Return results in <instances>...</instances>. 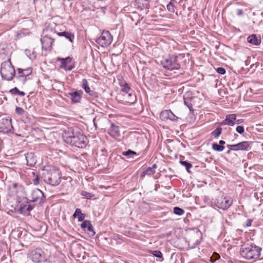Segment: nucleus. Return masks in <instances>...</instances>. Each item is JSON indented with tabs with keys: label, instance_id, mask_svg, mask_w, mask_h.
Returning a JSON list of instances; mask_svg holds the SVG:
<instances>
[{
	"label": "nucleus",
	"instance_id": "f257e3e1",
	"mask_svg": "<svg viewBox=\"0 0 263 263\" xmlns=\"http://www.w3.org/2000/svg\"><path fill=\"white\" fill-rule=\"evenodd\" d=\"M63 139L66 143L80 148H85L88 144L87 137L77 127L68 128Z\"/></svg>",
	"mask_w": 263,
	"mask_h": 263
},
{
	"label": "nucleus",
	"instance_id": "f03ea898",
	"mask_svg": "<svg viewBox=\"0 0 263 263\" xmlns=\"http://www.w3.org/2000/svg\"><path fill=\"white\" fill-rule=\"evenodd\" d=\"M42 180L52 186H56L61 182L62 174L59 169H43L40 171Z\"/></svg>",
	"mask_w": 263,
	"mask_h": 263
},
{
	"label": "nucleus",
	"instance_id": "7ed1b4c3",
	"mask_svg": "<svg viewBox=\"0 0 263 263\" xmlns=\"http://www.w3.org/2000/svg\"><path fill=\"white\" fill-rule=\"evenodd\" d=\"M261 248L253 243H244L241 246L240 254L247 260L256 259L260 255Z\"/></svg>",
	"mask_w": 263,
	"mask_h": 263
},
{
	"label": "nucleus",
	"instance_id": "20e7f679",
	"mask_svg": "<svg viewBox=\"0 0 263 263\" xmlns=\"http://www.w3.org/2000/svg\"><path fill=\"white\" fill-rule=\"evenodd\" d=\"M184 55L182 54H169L165 58H163L161 61L162 67L170 71L178 70L180 68V64L179 59H183Z\"/></svg>",
	"mask_w": 263,
	"mask_h": 263
},
{
	"label": "nucleus",
	"instance_id": "39448f33",
	"mask_svg": "<svg viewBox=\"0 0 263 263\" xmlns=\"http://www.w3.org/2000/svg\"><path fill=\"white\" fill-rule=\"evenodd\" d=\"M0 73L3 80L11 81L13 79L15 71L10 60L2 63Z\"/></svg>",
	"mask_w": 263,
	"mask_h": 263
},
{
	"label": "nucleus",
	"instance_id": "423d86ee",
	"mask_svg": "<svg viewBox=\"0 0 263 263\" xmlns=\"http://www.w3.org/2000/svg\"><path fill=\"white\" fill-rule=\"evenodd\" d=\"M233 199L229 197H226L223 195L218 196L214 200L215 205L220 209L222 210H228L232 204Z\"/></svg>",
	"mask_w": 263,
	"mask_h": 263
},
{
	"label": "nucleus",
	"instance_id": "0eeeda50",
	"mask_svg": "<svg viewBox=\"0 0 263 263\" xmlns=\"http://www.w3.org/2000/svg\"><path fill=\"white\" fill-rule=\"evenodd\" d=\"M252 142L244 141L239 142L236 144H228L227 147L229 150L227 152V154H229L231 151H249L251 149V144Z\"/></svg>",
	"mask_w": 263,
	"mask_h": 263
},
{
	"label": "nucleus",
	"instance_id": "6e6552de",
	"mask_svg": "<svg viewBox=\"0 0 263 263\" xmlns=\"http://www.w3.org/2000/svg\"><path fill=\"white\" fill-rule=\"evenodd\" d=\"M33 208V205L29 204L28 200L26 199L23 201H19L15 209L21 214L25 216H29L30 215V211Z\"/></svg>",
	"mask_w": 263,
	"mask_h": 263
},
{
	"label": "nucleus",
	"instance_id": "1a4fd4ad",
	"mask_svg": "<svg viewBox=\"0 0 263 263\" xmlns=\"http://www.w3.org/2000/svg\"><path fill=\"white\" fill-rule=\"evenodd\" d=\"M30 202H34L42 205L46 200L44 193L39 189L33 190L31 192Z\"/></svg>",
	"mask_w": 263,
	"mask_h": 263
},
{
	"label": "nucleus",
	"instance_id": "9d476101",
	"mask_svg": "<svg viewBox=\"0 0 263 263\" xmlns=\"http://www.w3.org/2000/svg\"><path fill=\"white\" fill-rule=\"evenodd\" d=\"M13 129L10 117L3 118L0 120V133L7 134Z\"/></svg>",
	"mask_w": 263,
	"mask_h": 263
},
{
	"label": "nucleus",
	"instance_id": "9b49d317",
	"mask_svg": "<svg viewBox=\"0 0 263 263\" xmlns=\"http://www.w3.org/2000/svg\"><path fill=\"white\" fill-rule=\"evenodd\" d=\"M46 24V28L43 30L42 34L54 37L58 32L56 30L57 24L49 20Z\"/></svg>",
	"mask_w": 263,
	"mask_h": 263
},
{
	"label": "nucleus",
	"instance_id": "f8f14e48",
	"mask_svg": "<svg viewBox=\"0 0 263 263\" xmlns=\"http://www.w3.org/2000/svg\"><path fill=\"white\" fill-rule=\"evenodd\" d=\"M30 257L31 260L35 263H39L45 260L44 253L41 249H36L31 251Z\"/></svg>",
	"mask_w": 263,
	"mask_h": 263
},
{
	"label": "nucleus",
	"instance_id": "ddd939ff",
	"mask_svg": "<svg viewBox=\"0 0 263 263\" xmlns=\"http://www.w3.org/2000/svg\"><path fill=\"white\" fill-rule=\"evenodd\" d=\"M112 40V36L109 31L103 30L100 36V46L105 47L109 45Z\"/></svg>",
	"mask_w": 263,
	"mask_h": 263
},
{
	"label": "nucleus",
	"instance_id": "4468645a",
	"mask_svg": "<svg viewBox=\"0 0 263 263\" xmlns=\"http://www.w3.org/2000/svg\"><path fill=\"white\" fill-rule=\"evenodd\" d=\"M54 38L42 34L41 42L42 44V48L45 50H50L52 48V43Z\"/></svg>",
	"mask_w": 263,
	"mask_h": 263
},
{
	"label": "nucleus",
	"instance_id": "2eb2a0df",
	"mask_svg": "<svg viewBox=\"0 0 263 263\" xmlns=\"http://www.w3.org/2000/svg\"><path fill=\"white\" fill-rule=\"evenodd\" d=\"M160 118L162 121L170 120L172 121L177 122L178 119V117L174 115L171 110L162 111L160 115Z\"/></svg>",
	"mask_w": 263,
	"mask_h": 263
},
{
	"label": "nucleus",
	"instance_id": "dca6fc26",
	"mask_svg": "<svg viewBox=\"0 0 263 263\" xmlns=\"http://www.w3.org/2000/svg\"><path fill=\"white\" fill-rule=\"evenodd\" d=\"M236 120V115L235 114H229L226 116L224 120L219 123V125H228L229 126H233L235 124Z\"/></svg>",
	"mask_w": 263,
	"mask_h": 263
},
{
	"label": "nucleus",
	"instance_id": "f3484780",
	"mask_svg": "<svg viewBox=\"0 0 263 263\" xmlns=\"http://www.w3.org/2000/svg\"><path fill=\"white\" fill-rule=\"evenodd\" d=\"M105 121H106L108 125L110 127L108 132V134L114 138L119 137L120 136V131L118 129V127L115 125L114 124L111 122L109 120H105L103 119Z\"/></svg>",
	"mask_w": 263,
	"mask_h": 263
},
{
	"label": "nucleus",
	"instance_id": "a211bd4d",
	"mask_svg": "<svg viewBox=\"0 0 263 263\" xmlns=\"http://www.w3.org/2000/svg\"><path fill=\"white\" fill-rule=\"evenodd\" d=\"M27 165L30 167L34 166L36 163V157L34 153H27L25 154Z\"/></svg>",
	"mask_w": 263,
	"mask_h": 263
},
{
	"label": "nucleus",
	"instance_id": "6ab92c4d",
	"mask_svg": "<svg viewBox=\"0 0 263 263\" xmlns=\"http://www.w3.org/2000/svg\"><path fill=\"white\" fill-rule=\"evenodd\" d=\"M102 95L103 100H109L111 96V91L107 85H104L103 87L100 88V96Z\"/></svg>",
	"mask_w": 263,
	"mask_h": 263
},
{
	"label": "nucleus",
	"instance_id": "aec40b11",
	"mask_svg": "<svg viewBox=\"0 0 263 263\" xmlns=\"http://www.w3.org/2000/svg\"><path fill=\"white\" fill-rule=\"evenodd\" d=\"M82 91H78L69 92V95L70 96L71 103L75 104L80 102L82 99Z\"/></svg>",
	"mask_w": 263,
	"mask_h": 263
},
{
	"label": "nucleus",
	"instance_id": "412c9836",
	"mask_svg": "<svg viewBox=\"0 0 263 263\" xmlns=\"http://www.w3.org/2000/svg\"><path fill=\"white\" fill-rule=\"evenodd\" d=\"M247 41L252 45L258 46L260 44L261 39L260 35L257 36L255 34H253L248 37Z\"/></svg>",
	"mask_w": 263,
	"mask_h": 263
},
{
	"label": "nucleus",
	"instance_id": "4be33fe9",
	"mask_svg": "<svg viewBox=\"0 0 263 263\" xmlns=\"http://www.w3.org/2000/svg\"><path fill=\"white\" fill-rule=\"evenodd\" d=\"M119 84L121 87V91L123 92L124 95L127 94L133 90L131 88L130 84L127 83L124 80H119Z\"/></svg>",
	"mask_w": 263,
	"mask_h": 263
},
{
	"label": "nucleus",
	"instance_id": "5701e85b",
	"mask_svg": "<svg viewBox=\"0 0 263 263\" xmlns=\"http://www.w3.org/2000/svg\"><path fill=\"white\" fill-rule=\"evenodd\" d=\"M57 34L60 36L64 37L66 39H67L68 41H69L71 43L73 42V40L74 39V33L69 31H64L62 32H57Z\"/></svg>",
	"mask_w": 263,
	"mask_h": 263
},
{
	"label": "nucleus",
	"instance_id": "b1692460",
	"mask_svg": "<svg viewBox=\"0 0 263 263\" xmlns=\"http://www.w3.org/2000/svg\"><path fill=\"white\" fill-rule=\"evenodd\" d=\"M126 95L125 98L127 100V102L130 104H133L137 101V98L135 93L133 90L129 91L127 94H125L124 96Z\"/></svg>",
	"mask_w": 263,
	"mask_h": 263
},
{
	"label": "nucleus",
	"instance_id": "393cba45",
	"mask_svg": "<svg viewBox=\"0 0 263 263\" xmlns=\"http://www.w3.org/2000/svg\"><path fill=\"white\" fill-rule=\"evenodd\" d=\"M73 217L74 218H78L79 221H82L85 217V214L82 213L80 209L77 208L73 214Z\"/></svg>",
	"mask_w": 263,
	"mask_h": 263
},
{
	"label": "nucleus",
	"instance_id": "a878e982",
	"mask_svg": "<svg viewBox=\"0 0 263 263\" xmlns=\"http://www.w3.org/2000/svg\"><path fill=\"white\" fill-rule=\"evenodd\" d=\"M194 99V98L193 97H190L189 98H185V97H183L184 103L186 106H187L190 111L194 110L193 106L192 103V102Z\"/></svg>",
	"mask_w": 263,
	"mask_h": 263
},
{
	"label": "nucleus",
	"instance_id": "bb28decb",
	"mask_svg": "<svg viewBox=\"0 0 263 263\" xmlns=\"http://www.w3.org/2000/svg\"><path fill=\"white\" fill-rule=\"evenodd\" d=\"M58 61L61 62V66L60 68H63L65 66L67 65V64L69 63H70L71 61V58L70 57H67L66 58H58Z\"/></svg>",
	"mask_w": 263,
	"mask_h": 263
},
{
	"label": "nucleus",
	"instance_id": "cd10ccee",
	"mask_svg": "<svg viewBox=\"0 0 263 263\" xmlns=\"http://www.w3.org/2000/svg\"><path fill=\"white\" fill-rule=\"evenodd\" d=\"M83 88L86 93H89L90 96L93 95L94 92L93 91L90 90L87 81L86 79L83 80Z\"/></svg>",
	"mask_w": 263,
	"mask_h": 263
},
{
	"label": "nucleus",
	"instance_id": "c85d7f7f",
	"mask_svg": "<svg viewBox=\"0 0 263 263\" xmlns=\"http://www.w3.org/2000/svg\"><path fill=\"white\" fill-rule=\"evenodd\" d=\"M179 162L182 165L185 167L186 170L189 173H191L190 168L192 167L193 165L190 162L187 161H183L182 160H180Z\"/></svg>",
	"mask_w": 263,
	"mask_h": 263
},
{
	"label": "nucleus",
	"instance_id": "c756f323",
	"mask_svg": "<svg viewBox=\"0 0 263 263\" xmlns=\"http://www.w3.org/2000/svg\"><path fill=\"white\" fill-rule=\"evenodd\" d=\"M220 126L219 125V126L217 127L211 133V134L215 138H218L221 134L222 129Z\"/></svg>",
	"mask_w": 263,
	"mask_h": 263
},
{
	"label": "nucleus",
	"instance_id": "7c9ffc66",
	"mask_svg": "<svg viewBox=\"0 0 263 263\" xmlns=\"http://www.w3.org/2000/svg\"><path fill=\"white\" fill-rule=\"evenodd\" d=\"M175 3H176L175 0H171L169 3L166 6L167 10L170 12H174L175 6L174 5Z\"/></svg>",
	"mask_w": 263,
	"mask_h": 263
},
{
	"label": "nucleus",
	"instance_id": "2f4dec72",
	"mask_svg": "<svg viewBox=\"0 0 263 263\" xmlns=\"http://www.w3.org/2000/svg\"><path fill=\"white\" fill-rule=\"evenodd\" d=\"M212 147L214 151L216 152H222L224 149V146H220L219 144H217V143H212Z\"/></svg>",
	"mask_w": 263,
	"mask_h": 263
},
{
	"label": "nucleus",
	"instance_id": "473e14b6",
	"mask_svg": "<svg viewBox=\"0 0 263 263\" xmlns=\"http://www.w3.org/2000/svg\"><path fill=\"white\" fill-rule=\"evenodd\" d=\"M173 212L175 214L180 216L184 214V210L178 206H175L173 209Z\"/></svg>",
	"mask_w": 263,
	"mask_h": 263
},
{
	"label": "nucleus",
	"instance_id": "72a5a7b5",
	"mask_svg": "<svg viewBox=\"0 0 263 263\" xmlns=\"http://www.w3.org/2000/svg\"><path fill=\"white\" fill-rule=\"evenodd\" d=\"M149 253L153 255L154 256L159 258H163V255L161 252L159 250L149 251Z\"/></svg>",
	"mask_w": 263,
	"mask_h": 263
},
{
	"label": "nucleus",
	"instance_id": "f704fd0d",
	"mask_svg": "<svg viewBox=\"0 0 263 263\" xmlns=\"http://www.w3.org/2000/svg\"><path fill=\"white\" fill-rule=\"evenodd\" d=\"M90 224V222L89 221L83 220V222L81 224V227L83 230L86 231Z\"/></svg>",
	"mask_w": 263,
	"mask_h": 263
},
{
	"label": "nucleus",
	"instance_id": "c9c22d12",
	"mask_svg": "<svg viewBox=\"0 0 263 263\" xmlns=\"http://www.w3.org/2000/svg\"><path fill=\"white\" fill-rule=\"evenodd\" d=\"M81 195L87 199H91L92 197H93V194L84 191L82 192Z\"/></svg>",
	"mask_w": 263,
	"mask_h": 263
},
{
	"label": "nucleus",
	"instance_id": "e433bc0d",
	"mask_svg": "<svg viewBox=\"0 0 263 263\" xmlns=\"http://www.w3.org/2000/svg\"><path fill=\"white\" fill-rule=\"evenodd\" d=\"M32 73V68H28L27 69H24V73L23 75H21L19 77H27L30 74Z\"/></svg>",
	"mask_w": 263,
	"mask_h": 263
},
{
	"label": "nucleus",
	"instance_id": "4c0bfd02",
	"mask_svg": "<svg viewBox=\"0 0 263 263\" xmlns=\"http://www.w3.org/2000/svg\"><path fill=\"white\" fill-rule=\"evenodd\" d=\"M236 131L238 134H239L240 135H242L245 132L244 127L243 126H242V125H238L236 127Z\"/></svg>",
	"mask_w": 263,
	"mask_h": 263
},
{
	"label": "nucleus",
	"instance_id": "58836bf2",
	"mask_svg": "<svg viewBox=\"0 0 263 263\" xmlns=\"http://www.w3.org/2000/svg\"><path fill=\"white\" fill-rule=\"evenodd\" d=\"M145 173L147 174V175L151 176L154 175L156 171L153 170L151 167H148L145 170Z\"/></svg>",
	"mask_w": 263,
	"mask_h": 263
},
{
	"label": "nucleus",
	"instance_id": "ea45409f",
	"mask_svg": "<svg viewBox=\"0 0 263 263\" xmlns=\"http://www.w3.org/2000/svg\"><path fill=\"white\" fill-rule=\"evenodd\" d=\"M15 112L18 115H23L25 114V111L20 107H16L15 108Z\"/></svg>",
	"mask_w": 263,
	"mask_h": 263
},
{
	"label": "nucleus",
	"instance_id": "a19ab883",
	"mask_svg": "<svg viewBox=\"0 0 263 263\" xmlns=\"http://www.w3.org/2000/svg\"><path fill=\"white\" fill-rule=\"evenodd\" d=\"M41 179L40 175V172H39V175H37L36 177L33 179V183L34 185H37L39 184V181L40 179Z\"/></svg>",
	"mask_w": 263,
	"mask_h": 263
},
{
	"label": "nucleus",
	"instance_id": "79ce46f5",
	"mask_svg": "<svg viewBox=\"0 0 263 263\" xmlns=\"http://www.w3.org/2000/svg\"><path fill=\"white\" fill-rule=\"evenodd\" d=\"M217 72L220 74H224L226 73V69L223 67H218L216 69Z\"/></svg>",
	"mask_w": 263,
	"mask_h": 263
},
{
	"label": "nucleus",
	"instance_id": "37998d69",
	"mask_svg": "<svg viewBox=\"0 0 263 263\" xmlns=\"http://www.w3.org/2000/svg\"><path fill=\"white\" fill-rule=\"evenodd\" d=\"M101 151L102 153V155L104 157L103 161L106 162V157H107L108 155L107 152L105 148L101 149Z\"/></svg>",
	"mask_w": 263,
	"mask_h": 263
},
{
	"label": "nucleus",
	"instance_id": "c03bdc74",
	"mask_svg": "<svg viewBox=\"0 0 263 263\" xmlns=\"http://www.w3.org/2000/svg\"><path fill=\"white\" fill-rule=\"evenodd\" d=\"M18 90L19 89L16 87H15L14 88L11 89L9 92L12 95H17Z\"/></svg>",
	"mask_w": 263,
	"mask_h": 263
},
{
	"label": "nucleus",
	"instance_id": "a18cd8bd",
	"mask_svg": "<svg viewBox=\"0 0 263 263\" xmlns=\"http://www.w3.org/2000/svg\"><path fill=\"white\" fill-rule=\"evenodd\" d=\"M141 1L143 5H146L151 2V0H135V2L137 3H140Z\"/></svg>",
	"mask_w": 263,
	"mask_h": 263
},
{
	"label": "nucleus",
	"instance_id": "49530a36",
	"mask_svg": "<svg viewBox=\"0 0 263 263\" xmlns=\"http://www.w3.org/2000/svg\"><path fill=\"white\" fill-rule=\"evenodd\" d=\"M131 149H128L127 151H125V152H122V155L124 156H127V157H128L131 155Z\"/></svg>",
	"mask_w": 263,
	"mask_h": 263
},
{
	"label": "nucleus",
	"instance_id": "de8ad7c7",
	"mask_svg": "<svg viewBox=\"0 0 263 263\" xmlns=\"http://www.w3.org/2000/svg\"><path fill=\"white\" fill-rule=\"evenodd\" d=\"M45 263H59L58 261L55 260V258H51L48 260H45Z\"/></svg>",
	"mask_w": 263,
	"mask_h": 263
},
{
	"label": "nucleus",
	"instance_id": "09e8293b",
	"mask_svg": "<svg viewBox=\"0 0 263 263\" xmlns=\"http://www.w3.org/2000/svg\"><path fill=\"white\" fill-rule=\"evenodd\" d=\"M100 235H101V239L102 240V242L104 244L107 243L105 241L107 240L108 238L107 237L103 236L102 234L101 235L100 234Z\"/></svg>",
	"mask_w": 263,
	"mask_h": 263
},
{
	"label": "nucleus",
	"instance_id": "8fccbe9b",
	"mask_svg": "<svg viewBox=\"0 0 263 263\" xmlns=\"http://www.w3.org/2000/svg\"><path fill=\"white\" fill-rule=\"evenodd\" d=\"M252 221H253L252 219H248L247 220V222H246V227H250L251 226Z\"/></svg>",
	"mask_w": 263,
	"mask_h": 263
},
{
	"label": "nucleus",
	"instance_id": "3c124183",
	"mask_svg": "<svg viewBox=\"0 0 263 263\" xmlns=\"http://www.w3.org/2000/svg\"><path fill=\"white\" fill-rule=\"evenodd\" d=\"M200 243V241L198 239L195 241V242L193 243V245L191 246V248H194L196 246L199 245Z\"/></svg>",
	"mask_w": 263,
	"mask_h": 263
},
{
	"label": "nucleus",
	"instance_id": "603ef678",
	"mask_svg": "<svg viewBox=\"0 0 263 263\" xmlns=\"http://www.w3.org/2000/svg\"><path fill=\"white\" fill-rule=\"evenodd\" d=\"M73 68V67L72 66H66L64 67L61 68L64 69L66 70H71Z\"/></svg>",
	"mask_w": 263,
	"mask_h": 263
},
{
	"label": "nucleus",
	"instance_id": "864d4df0",
	"mask_svg": "<svg viewBox=\"0 0 263 263\" xmlns=\"http://www.w3.org/2000/svg\"><path fill=\"white\" fill-rule=\"evenodd\" d=\"M236 14L238 16H241L243 14V11L242 9H238L237 10Z\"/></svg>",
	"mask_w": 263,
	"mask_h": 263
},
{
	"label": "nucleus",
	"instance_id": "5fc2aeb1",
	"mask_svg": "<svg viewBox=\"0 0 263 263\" xmlns=\"http://www.w3.org/2000/svg\"><path fill=\"white\" fill-rule=\"evenodd\" d=\"M100 80L101 79L100 78ZM109 80L110 81V80L108 79L106 77L102 76V78L101 79V81L103 83L107 82V81Z\"/></svg>",
	"mask_w": 263,
	"mask_h": 263
},
{
	"label": "nucleus",
	"instance_id": "6e6d98bb",
	"mask_svg": "<svg viewBox=\"0 0 263 263\" xmlns=\"http://www.w3.org/2000/svg\"><path fill=\"white\" fill-rule=\"evenodd\" d=\"M93 227L91 225V224L90 223L89 224V226L88 227L87 229H86V231L87 232H89V231H93Z\"/></svg>",
	"mask_w": 263,
	"mask_h": 263
},
{
	"label": "nucleus",
	"instance_id": "4d7b16f0",
	"mask_svg": "<svg viewBox=\"0 0 263 263\" xmlns=\"http://www.w3.org/2000/svg\"><path fill=\"white\" fill-rule=\"evenodd\" d=\"M87 233L90 237H93L95 234V232L94 231V230H93L92 231H89L87 232Z\"/></svg>",
	"mask_w": 263,
	"mask_h": 263
},
{
	"label": "nucleus",
	"instance_id": "13d9d810",
	"mask_svg": "<svg viewBox=\"0 0 263 263\" xmlns=\"http://www.w3.org/2000/svg\"><path fill=\"white\" fill-rule=\"evenodd\" d=\"M18 73L21 74V75H23V73H24V69L22 68H18L17 69Z\"/></svg>",
	"mask_w": 263,
	"mask_h": 263
},
{
	"label": "nucleus",
	"instance_id": "bf43d9fd",
	"mask_svg": "<svg viewBox=\"0 0 263 263\" xmlns=\"http://www.w3.org/2000/svg\"><path fill=\"white\" fill-rule=\"evenodd\" d=\"M17 95L20 96H24L25 95V93L24 91H22L18 90Z\"/></svg>",
	"mask_w": 263,
	"mask_h": 263
},
{
	"label": "nucleus",
	"instance_id": "052dcab7",
	"mask_svg": "<svg viewBox=\"0 0 263 263\" xmlns=\"http://www.w3.org/2000/svg\"><path fill=\"white\" fill-rule=\"evenodd\" d=\"M226 142L224 141L223 140H220L219 141V144L220 145V146H224V145L225 144Z\"/></svg>",
	"mask_w": 263,
	"mask_h": 263
},
{
	"label": "nucleus",
	"instance_id": "680f3d73",
	"mask_svg": "<svg viewBox=\"0 0 263 263\" xmlns=\"http://www.w3.org/2000/svg\"><path fill=\"white\" fill-rule=\"evenodd\" d=\"M147 175V174L145 173V171H144L141 173V178H144V177L145 176V175Z\"/></svg>",
	"mask_w": 263,
	"mask_h": 263
},
{
	"label": "nucleus",
	"instance_id": "e2e57ef3",
	"mask_svg": "<svg viewBox=\"0 0 263 263\" xmlns=\"http://www.w3.org/2000/svg\"><path fill=\"white\" fill-rule=\"evenodd\" d=\"M259 65V63L258 62H256L255 64H252L250 68H252L254 65L255 66V68H256Z\"/></svg>",
	"mask_w": 263,
	"mask_h": 263
},
{
	"label": "nucleus",
	"instance_id": "0e129e2a",
	"mask_svg": "<svg viewBox=\"0 0 263 263\" xmlns=\"http://www.w3.org/2000/svg\"><path fill=\"white\" fill-rule=\"evenodd\" d=\"M151 167L153 168V170H155V169L157 167V165L156 163H155Z\"/></svg>",
	"mask_w": 263,
	"mask_h": 263
},
{
	"label": "nucleus",
	"instance_id": "69168bd1",
	"mask_svg": "<svg viewBox=\"0 0 263 263\" xmlns=\"http://www.w3.org/2000/svg\"><path fill=\"white\" fill-rule=\"evenodd\" d=\"M242 119H240V120H235V123H237V124H240L241 123H242Z\"/></svg>",
	"mask_w": 263,
	"mask_h": 263
},
{
	"label": "nucleus",
	"instance_id": "338daca9",
	"mask_svg": "<svg viewBox=\"0 0 263 263\" xmlns=\"http://www.w3.org/2000/svg\"><path fill=\"white\" fill-rule=\"evenodd\" d=\"M160 187V185L159 184H155V190L156 191H158V189Z\"/></svg>",
	"mask_w": 263,
	"mask_h": 263
},
{
	"label": "nucleus",
	"instance_id": "774afa93",
	"mask_svg": "<svg viewBox=\"0 0 263 263\" xmlns=\"http://www.w3.org/2000/svg\"><path fill=\"white\" fill-rule=\"evenodd\" d=\"M131 155H137V154L136 152L134 151H132L131 150Z\"/></svg>",
	"mask_w": 263,
	"mask_h": 263
}]
</instances>
